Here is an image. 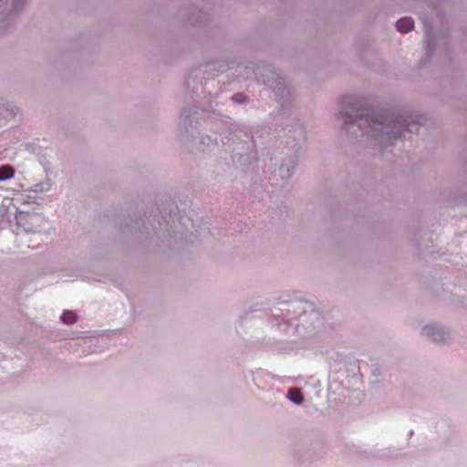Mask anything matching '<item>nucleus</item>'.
I'll return each instance as SVG.
<instances>
[{"label":"nucleus","instance_id":"f257e3e1","mask_svg":"<svg viewBox=\"0 0 467 467\" xmlns=\"http://www.w3.org/2000/svg\"><path fill=\"white\" fill-rule=\"evenodd\" d=\"M365 100L356 95L343 96L338 101V118L348 135L358 127L363 136L374 140V146L384 151L394 144L397 139H410L418 133L422 115L408 113L407 110H387L383 113L369 114Z\"/></svg>","mask_w":467,"mask_h":467},{"label":"nucleus","instance_id":"f03ea898","mask_svg":"<svg viewBox=\"0 0 467 467\" xmlns=\"http://www.w3.org/2000/svg\"><path fill=\"white\" fill-rule=\"evenodd\" d=\"M268 322L282 332L293 330L299 337L316 335L324 327V317L315 305L303 299L279 302L271 309Z\"/></svg>","mask_w":467,"mask_h":467},{"label":"nucleus","instance_id":"7ed1b4c3","mask_svg":"<svg viewBox=\"0 0 467 467\" xmlns=\"http://www.w3.org/2000/svg\"><path fill=\"white\" fill-rule=\"evenodd\" d=\"M268 72L270 75L263 78L264 84L275 92L282 105L288 103L292 95L290 89L285 86L283 77L272 68Z\"/></svg>","mask_w":467,"mask_h":467},{"label":"nucleus","instance_id":"20e7f679","mask_svg":"<svg viewBox=\"0 0 467 467\" xmlns=\"http://www.w3.org/2000/svg\"><path fill=\"white\" fill-rule=\"evenodd\" d=\"M421 334L434 342H442L449 337V331L439 325H426L421 329Z\"/></svg>","mask_w":467,"mask_h":467},{"label":"nucleus","instance_id":"39448f33","mask_svg":"<svg viewBox=\"0 0 467 467\" xmlns=\"http://www.w3.org/2000/svg\"><path fill=\"white\" fill-rule=\"evenodd\" d=\"M13 208L15 210L14 220L17 226L22 227L26 232H35L36 229L32 223H28V221H34L36 219V216L26 211H20L16 205H13Z\"/></svg>","mask_w":467,"mask_h":467},{"label":"nucleus","instance_id":"423d86ee","mask_svg":"<svg viewBox=\"0 0 467 467\" xmlns=\"http://www.w3.org/2000/svg\"><path fill=\"white\" fill-rule=\"evenodd\" d=\"M296 163V160L294 157L284 160L278 169L275 171V176L279 177L283 182L288 181L293 175Z\"/></svg>","mask_w":467,"mask_h":467},{"label":"nucleus","instance_id":"0eeeda50","mask_svg":"<svg viewBox=\"0 0 467 467\" xmlns=\"http://www.w3.org/2000/svg\"><path fill=\"white\" fill-rule=\"evenodd\" d=\"M217 146V138H212L210 135H202L198 140V149L203 152H210Z\"/></svg>","mask_w":467,"mask_h":467},{"label":"nucleus","instance_id":"6e6552de","mask_svg":"<svg viewBox=\"0 0 467 467\" xmlns=\"http://www.w3.org/2000/svg\"><path fill=\"white\" fill-rule=\"evenodd\" d=\"M425 37H426L425 55H426V58L430 59L432 57V55L434 53V49H435V39H434V36L431 29L426 30Z\"/></svg>","mask_w":467,"mask_h":467},{"label":"nucleus","instance_id":"1a4fd4ad","mask_svg":"<svg viewBox=\"0 0 467 467\" xmlns=\"http://www.w3.org/2000/svg\"><path fill=\"white\" fill-rule=\"evenodd\" d=\"M414 27V21L410 17H402L396 22V28L400 33L406 34Z\"/></svg>","mask_w":467,"mask_h":467},{"label":"nucleus","instance_id":"9d476101","mask_svg":"<svg viewBox=\"0 0 467 467\" xmlns=\"http://www.w3.org/2000/svg\"><path fill=\"white\" fill-rule=\"evenodd\" d=\"M286 398L291 402L297 404V405L302 404L304 401V396H303L302 392L298 389H296V388H290L287 390Z\"/></svg>","mask_w":467,"mask_h":467},{"label":"nucleus","instance_id":"9b49d317","mask_svg":"<svg viewBox=\"0 0 467 467\" xmlns=\"http://www.w3.org/2000/svg\"><path fill=\"white\" fill-rule=\"evenodd\" d=\"M15 175V169L11 165L0 166V182H5Z\"/></svg>","mask_w":467,"mask_h":467},{"label":"nucleus","instance_id":"f8f14e48","mask_svg":"<svg viewBox=\"0 0 467 467\" xmlns=\"http://www.w3.org/2000/svg\"><path fill=\"white\" fill-rule=\"evenodd\" d=\"M60 319L61 321L64 323V324H67V325H73L77 322L78 320V316L77 314L74 312V311H71V310H65L61 317H60Z\"/></svg>","mask_w":467,"mask_h":467},{"label":"nucleus","instance_id":"ddd939ff","mask_svg":"<svg viewBox=\"0 0 467 467\" xmlns=\"http://www.w3.org/2000/svg\"><path fill=\"white\" fill-rule=\"evenodd\" d=\"M38 200L39 198L36 194L29 193H22L20 198L16 199V202L21 201L25 204L38 203Z\"/></svg>","mask_w":467,"mask_h":467},{"label":"nucleus","instance_id":"4468645a","mask_svg":"<svg viewBox=\"0 0 467 467\" xmlns=\"http://www.w3.org/2000/svg\"><path fill=\"white\" fill-rule=\"evenodd\" d=\"M231 100L236 104H244L248 101V98L243 93H236L231 97Z\"/></svg>","mask_w":467,"mask_h":467},{"label":"nucleus","instance_id":"2eb2a0df","mask_svg":"<svg viewBox=\"0 0 467 467\" xmlns=\"http://www.w3.org/2000/svg\"><path fill=\"white\" fill-rule=\"evenodd\" d=\"M197 113L195 107L184 108L182 111V117L187 121L192 116Z\"/></svg>","mask_w":467,"mask_h":467},{"label":"nucleus","instance_id":"dca6fc26","mask_svg":"<svg viewBox=\"0 0 467 467\" xmlns=\"http://www.w3.org/2000/svg\"><path fill=\"white\" fill-rule=\"evenodd\" d=\"M34 187H35V190L33 192H34V193H36L39 192H42L49 191L51 184H50V182H47L37 183Z\"/></svg>","mask_w":467,"mask_h":467},{"label":"nucleus","instance_id":"f3484780","mask_svg":"<svg viewBox=\"0 0 467 467\" xmlns=\"http://www.w3.org/2000/svg\"><path fill=\"white\" fill-rule=\"evenodd\" d=\"M255 317L254 311L247 312L244 316L240 317V324L242 325L246 319L252 318Z\"/></svg>","mask_w":467,"mask_h":467},{"label":"nucleus","instance_id":"a211bd4d","mask_svg":"<svg viewBox=\"0 0 467 467\" xmlns=\"http://www.w3.org/2000/svg\"><path fill=\"white\" fill-rule=\"evenodd\" d=\"M153 221H154V223L151 224V226H152L153 230L156 231L157 230V225L161 226V223L159 219L156 220L154 218Z\"/></svg>","mask_w":467,"mask_h":467},{"label":"nucleus","instance_id":"6ab92c4d","mask_svg":"<svg viewBox=\"0 0 467 467\" xmlns=\"http://www.w3.org/2000/svg\"><path fill=\"white\" fill-rule=\"evenodd\" d=\"M1 107H5V102L2 99H0V108Z\"/></svg>","mask_w":467,"mask_h":467},{"label":"nucleus","instance_id":"aec40b11","mask_svg":"<svg viewBox=\"0 0 467 467\" xmlns=\"http://www.w3.org/2000/svg\"><path fill=\"white\" fill-rule=\"evenodd\" d=\"M6 110H10L11 112H14V108L9 109L8 106L5 107Z\"/></svg>","mask_w":467,"mask_h":467},{"label":"nucleus","instance_id":"412c9836","mask_svg":"<svg viewBox=\"0 0 467 467\" xmlns=\"http://www.w3.org/2000/svg\"><path fill=\"white\" fill-rule=\"evenodd\" d=\"M143 227L145 228V230L149 233V229H148V226L145 224V223L143 222Z\"/></svg>","mask_w":467,"mask_h":467}]
</instances>
